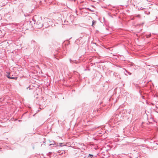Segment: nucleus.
Returning a JSON list of instances; mask_svg holds the SVG:
<instances>
[{"mask_svg":"<svg viewBox=\"0 0 158 158\" xmlns=\"http://www.w3.org/2000/svg\"><path fill=\"white\" fill-rule=\"evenodd\" d=\"M96 23V21L93 20L92 21V26H93V27H94V25H95Z\"/></svg>","mask_w":158,"mask_h":158,"instance_id":"obj_1","label":"nucleus"},{"mask_svg":"<svg viewBox=\"0 0 158 158\" xmlns=\"http://www.w3.org/2000/svg\"><path fill=\"white\" fill-rule=\"evenodd\" d=\"M8 78L11 79H15L16 80L17 78V77H8Z\"/></svg>","mask_w":158,"mask_h":158,"instance_id":"obj_2","label":"nucleus"},{"mask_svg":"<svg viewBox=\"0 0 158 158\" xmlns=\"http://www.w3.org/2000/svg\"><path fill=\"white\" fill-rule=\"evenodd\" d=\"M9 75L10 74H9L7 76V77H8H8H10L9 76Z\"/></svg>","mask_w":158,"mask_h":158,"instance_id":"obj_3","label":"nucleus"},{"mask_svg":"<svg viewBox=\"0 0 158 158\" xmlns=\"http://www.w3.org/2000/svg\"><path fill=\"white\" fill-rule=\"evenodd\" d=\"M150 36V35H149V37Z\"/></svg>","mask_w":158,"mask_h":158,"instance_id":"obj_4","label":"nucleus"}]
</instances>
